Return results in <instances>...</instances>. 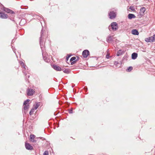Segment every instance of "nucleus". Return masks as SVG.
Returning a JSON list of instances; mask_svg holds the SVG:
<instances>
[{
  "label": "nucleus",
  "mask_w": 155,
  "mask_h": 155,
  "mask_svg": "<svg viewBox=\"0 0 155 155\" xmlns=\"http://www.w3.org/2000/svg\"><path fill=\"white\" fill-rule=\"evenodd\" d=\"M106 58H108V55H106Z\"/></svg>",
  "instance_id": "34"
},
{
  "label": "nucleus",
  "mask_w": 155,
  "mask_h": 155,
  "mask_svg": "<svg viewBox=\"0 0 155 155\" xmlns=\"http://www.w3.org/2000/svg\"><path fill=\"white\" fill-rule=\"evenodd\" d=\"M8 15L4 13L0 12V17L2 18L5 19L8 18Z\"/></svg>",
  "instance_id": "9"
},
{
  "label": "nucleus",
  "mask_w": 155,
  "mask_h": 155,
  "mask_svg": "<svg viewBox=\"0 0 155 155\" xmlns=\"http://www.w3.org/2000/svg\"><path fill=\"white\" fill-rule=\"evenodd\" d=\"M137 57V54L136 53H133L132 54V58L133 59H136Z\"/></svg>",
  "instance_id": "14"
},
{
  "label": "nucleus",
  "mask_w": 155,
  "mask_h": 155,
  "mask_svg": "<svg viewBox=\"0 0 155 155\" xmlns=\"http://www.w3.org/2000/svg\"><path fill=\"white\" fill-rule=\"evenodd\" d=\"M129 9L131 10L132 11H135V8L134 7L132 6H131L129 8Z\"/></svg>",
  "instance_id": "22"
},
{
  "label": "nucleus",
  "mask_w": 155,
  "mask_h": 155,
  "mask_svg": "<svg viewBox=\"0 0 155 155\" xmlns=\"http://www.w3.org/2000/svg\"><path fill=\"white\" fill-rule=\"evenodd\" d=\"M69 113H73V111L72 110H69Z\"/></svg>",
  "instance_id": "28"
},
{
  "label": "nucleus",
  "mask_w": 155,
  "mask_h": 155,
  "mask_svg": "<svg viewBox=\"0 0 155 155\" xmlns=\"http://www.w3.org/2000/svg\"><path fill=\"white\" fill-rule=\"evenodd\" d=\"M22 66L23 67V68L25 69H26V65H25L24 64H23V65H22Z\"/></svg>",
  "instance_id": "29"
},
{
  "label": "nucleus",
  "mask_w": 155,
  "mask_h": 155,
  "mask_svg": "<svg viewBox=\"0 0 155 155\" xmlns=\"http://www.w3.org/2000/svg\"><path fill=\"white\" fill-rule=\"evenodd\" d=\"M114 64L115 65H116L117 66H117V65L119 64L118 62L117 61H115L114 62Z\"/></svg>",
  "instance_id": "27"
},
{
  "label": "nucleus",
  "mask_w": 155,
  "mask_h": 155,
  "mask_svg": "<svg viewBox=\"0 0 155 155\" xmlns=\"http://www.w3.org/2000/svg\"><path fill=\"white\" fill-rule=\"evenodd\" d=\"M53 68L54 70L57 71H61L62 70V69L60 67L56 65H53Z\"/></svg>",
  "instance_id": "11"
},
{
  "label": "nucleus",
  "mask_w": 155,
  "mask_h": 155,
  "mask_svg": "<svg viewBox=\"0 0 155 155\" xmlns=\"http://www.w3.org/2000/svg\"><path fill=\"white\" fill-rule=\"evenodd\" d=\"M23 73H25L24 70H23Z\"/></svg>",
  "instance_id": "35"
},
{
  "label": "nucleus",
  "mask_w": 155,
  "mask_h": 155,
  "mask_svg": "<svg viewBox=\"0 0 155 155\" xmlns=\"http://www.w3.org/2000/svg\"><path fill=\"white\" fill-rule=\"evenodd\" d=\"M39 106V105L38 104L36 103L34 105V107L33 108H34V110H36Z\"/></svg>",
  "instance_id": "17"
},
{
  "label": "nucleus",
  "mask_w": 155,
  "mask_h": 155,
  "mask_svg": "<svg viewBox=\"0 0 155 155\" xmlns=\"http://www.w3.org/2000/svg\"><path fill=\"white\" fill-rule=\"evenodd\" d=\"M153 37L154 39V41H155V34L153 35Z\"/></svg>",
  "instance_id": "32"
},
{
  "label": "nucleus",
  "mask_w": 155,
  "mask_h": 155,
  "mask_svg": "<svg viewBox=\"0 0 155 155\" xmlns=\"http://www.w3.org/2000/svg\"><path fill=\"white\" fill-rule=\"evenodd\" d=\"M29 108V105L27 104V105H25L24 107V109L25 110H27Z\"/></svg>",
  "instance_id": "19"
},
{
  "label": "nucleus",
  "mask_w": 155,
  "mask_h": 155,
  "mask_svg": "<svg viewBox=\"0 0 155 155\" xmlns=\"http://www.w3.org/2000/svg\"><path fill=\"white\" fill-rule=\"evenodd\" d=\"M89 54V52L87 50L84 51L82 52V55L84 58H86Z\"/></svg>",
  "instance_id": "7"
},
{
  "label": "nucleus",
  "mask_w": 155,
  "mask_h": 155,
  "mask_svg": "<svg viewBox=\"0 0 155 155\" xmlns=\"http://www.w3.org/2000/svg\"><path fill=\"white\" fill-rule=\"evenodd\" d=\"M128 18L130 19H131L132 18H135V15L133 14H129L128 15Z\"/></svg>",
  "instance_id": "15"
},
{
  "label": "nucleus",
  "mask_w": 155,
  "mask_h": 155,
  "mask_svg": "<svg viewBox=\"0 0 155 155\" xmlns=\"http://www.w3.org/2000/svg\"><path fill=\"white\" fill-rule=\"evenodd\" d=\"M48 151H45L44 152L43 155H48Z\"/></svg>",
  "instance_id": "26"
},
{
  "label": "nucleus",
  "mask_w": 155,
  "mask_h": 155,
  "mask_svg": "<svg viewBox=\"0 0 155 155\" xmlns=\"http://www.w3.org/2000/svg\"><path fill=\"white\" fill-rule=\"evenodd\" d=\"M43 58L44 60L46 62H48L49 60V59L48 58V57L46 56L43 55Z\"/></svg>",
  "instance_id": "18"
},
{
  "label": "nucleus",
  "mask_w": 155,
  "mask_h": 155,
  "mask_svg": "<svg viewBox=\"0 0 155 155\" xmlns=\"http://www.w3.org/2000/svg\"><path fill=\"white\" fill-rule=\"evenodd\" d=\"M44 31L42 29L41 32V36L40 38V44L41 48L43 46V39L44 38L43 35Z\"/></svg>",
  "instance_id": "1"
},
{
  "label": "nucleus",
  "mask_w": 155,
  "mask_h": 155,
  "mask_svg": "<svg viewBox=\"0 0 155 155\" xmlns=\"http://www.w3.org/2000/svg\"><path fill=\"white\" fill-rule=\"evenodd\" d=\"M133 69V68L132 67H129V68H127V71H130L132 70Z\"/></svg>",
  "instance_id": "24"
},
{
  "label": "nucleus",
  "mask_w": 155,
  "mask_h": 155,
  "mask_svg": "<svg viewBox=\"0 0 155 155\" xmlns=\"http://www.w3.org/2000/svg\"><path fill=\"white\" fill-rule=\"evenodd\" d=\"M76 57H72V58H71V59H70V61H74V60H75V59H76Z\"/></svg>",
  "instance_id": "25"
},
{
  "label": "nucleus",
  "mask_w": 155,
  "mask_h": 155,
  "mask_svg": "<svg viewBox=\"0 0 155 155\" xmlns=\"http://www.w3.org/2000/svg\"><path fill=\"white\" fill-rule=\"evenodd\" d=\"M35 112V110L34 108H32L31 110H30V112H29V114L30 115H32V114H33L34 112Z\"/></svg>",
  "instance_id": "20"
},
{
  "label": "nucleus",
  "mask_w": 155,
  "mask_h": 155,
  "mask_svg": "<svg viewBox=\"0 0 155 155\" xmlns=\"http://www.w3.org/2000/svg\"><path fill=\"white\" fill-rule=\"evenodd\" d=\"M109 18L111 19L114 18L116 15V12L114 11H110L108 13Z\"/></svg>",
  "instance_id": "2"
},
{
  "label": "nucleus",
  "mask_w": 155,
  "mask_h": 155,
  "mask_svg": "<svg viewBox=\"0 0 155 155\" xmlns=\"http://www.w3.org/2000/svg\"><path fill=\"white\" fill-rule=\"evenodd\" d=\"M111 26L112 30L114 31H116L118 29L117 24L115 22H113L111 24Z\"/></svg>",
  "instance_id": "3"
},
{
  "label": "nucleus",
  "mask_w": 155,
  "mask_h": 155,
  "mask_svg": "<svg viewBox=\"0 0 155 155\" xmlns=\"http://www.w3.org/2000/svg\"><path fill=\"white\" fill-rule=\"evenodd\" d=\"M35 136L33 134H31L29 138L30 141L33 143H36L37 140L35 139Z\"/></svg>",
  "instance_id": "5"
},
{
  "label": "nucleus",
  "mask_w": 155,
  "mask_h": 155,
  "mask_svg": "<svg viewBox=\"0 0 155 155\" xmlns=\"http://www.w3.org/2000/svg\"><path fill=\"white\" fill-rule=\"evenodd\" d=\"M4 10L8 13H10L12 14H15L14 12L13 11L9 9L5 8L4 9Z\"/></svg>",
  "instance_id": "12"
},
{
  "label": "nucleus",
  "mask_w": 155,
  "mask_h": 155,
  "mask_svg": "<svg viewBox=\"0 0 155 155\" xmlns=\"http://www.w3.org/2000/svg\"><path fill=\"white\" fill-rule=\"evenodd\" d=\"M146 11V8L144 7L141 8L140 9V14L141 16H142Z\"/></svg>",
  "instance_id": "10"
},
{
  "label": "nucleus",
  "mask_w": 155,
  "mask_h": 155,
  "mask_svg": "<svg viewBox=\"0 0 155 155\" xmlns=\"http://www.w3.org/2000/svg\"><path fill=\"white\" fill-rule=\"evenodd\" d=\"M145 41L147 42H153L154 41V39L153 36L145 38Z\"/></svg>",
  "instance_id": "8"
},
{
  "label": "nucleus",
  "mask_w": 155,
  "mask_h": 155,
  "mask_svg": "<svg viewBox=\"0 0 155 155\" xmlns=\"http://www.w3.org/2000/svg\"><path fill=\"white\" fill-rule=\"evenodd\" d=\"M25 148L27 150H33V147L29 143L25 142Z\"/></svg>",
  "instance_id": "6"
},
{
  "label": "nucleus",
  "mask_w": 155,
  "mask_h": 155,
  "mask_svg": "<svg viewBox=\"0 0 155 155\" xmlns=\"http://www.w3.org/2000/svg\"><path fill=\"white\" fill-rule=\"evenodd\" d=\"M76 61H73V62H71V64L72 65V64H73L74 63H75L76 62Z\"/></svg>",
  "instance_id": "30"
},
{
  "label": "nucleus",
  "mask_w": 155,
  "mask_h": 155,
  "mask_svg": "<svg viewBox=\"0 0 155 155\" xmlns=\"http://www.w3.org/2000/svg\"><path fill=\"white\" fill-rule=\"evenodd\" d=\"M30 100L29 99H27L26 101H25L24 102V105H27V103Z\"/></svg>",
  "instance_id": "21"
},
{
  "label": "nucleus",
  "mask_w": 155,
  "mask_h": 155,
  "mask_svg": "<svg viewBox=\"0 0 155 155\" xmlns=\"http://www.w3.org/2000/svg\"><path fill=\"white\" fill-rule=\"evenodd\" d=\"M40 139H42L43 140H44V138H42V137H39Z\"/></svg>",
  "instance_id": "33"
},
{
  "label": "nucleus",
  "mask_w": 155,
  "mask_h": 155,
  "mask_svg": "<svg viewBox=\"0 0 155 155\" xmlns=\"http://www.w3.org/2000/svg\"><path fill=\"white\" fill-rule=\"evenodd\" d=\"M70 57V56H68L66 58V59L68 60V58Z\"/></svg>",
  "instance_id": "31"
},
{
  "label": "nucleus",
  "mask_w": 155,
  "mask_h": 155,
  "mask_svg": "<svg viewBox=\"0 0 155 155\" xmlns=\"http://www.w3.org/2000/svg\"><path fill=\"white\" fill-rule=\"evenodd\" d=\"M131 33L132 34L135 35H138L139 32L136 29H134L131 31Z\"/></svg>",
  "instance_id": "13"
},
{
  "label": "nucleus",
  "mask_w": 155,
  "mask_h": 155,
  "mask_svg": "<svg viewBox=\"0 0 155 155\" xmlns=\"http://www.w3.org/2000/svg\"><path fill=\"white\" fill-rule=\"evenodd\" d=\"M27 94L28 96H31L35 93L34 90L32 89H28L27 90Z\"/></svg>",
  "instance_id": "4"
},
{
  "label": "nucleus",
  "mask_w": 155,
  "mask_h": 155,
  "mask_svg": "<svg viewBox=\"0 0 155 155\" xmlns=\"http://www.w3.org/2000/svg\"><path fill=\"white\" fill-rule=\"evenodd\" d=\"M62 70L63 71L64 73L67 74H69L70 73V70L68 69H62Z\"/></svg>",
  "instance_id": "16"
},
{
  "label": "nucleus",
  "mask_w": 155,
  "mask_h": 155,
  "mask_svg": "<svg viewBox=\"0 0 155 155\" xmlns=\"http://www.w3.org/2000/svg\"><path fill=\"white\" fill-rule=\"evenodd\" d=\"M121 50H119V51H118L117 52V56H119L122 54L121 53Z\"/></svg>",
  "instance_id": "23"
}]
</instances>
